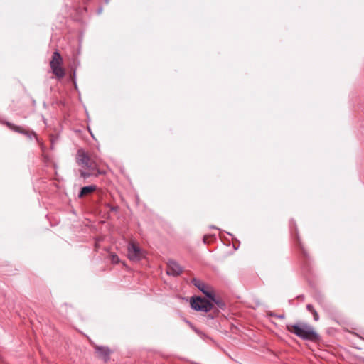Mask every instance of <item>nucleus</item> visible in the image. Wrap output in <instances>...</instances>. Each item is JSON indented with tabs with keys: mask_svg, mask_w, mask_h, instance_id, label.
I'll use <instances>...</instances> for the list:
<instances>
[{
	"mask_svg": "<svg viewBox=\"0 0 364 364\" xmlns=\"http://www.w3.org/2000/svg\"><path fill=\"white\" fill-rule=\"evenodd\" d=\"M286 329L289 333L304 341L316 342L320 340V336L314 328L305 322L299 321L295 323H287Z\"/></svg>",
	"mask_w": 364,
	"mask_h": 364,
	"instance_id": "f257e3e1",
	"label": "nucleus"
},
{
	"mask_svg": "<svg viewBox=\"0 0 364 364\" xmlns=\"http://www.w3.org/2000/svg\"><path fill=\"white\" fill-rule=\"evenodd\" d=\"M76 162L82 169L88 170L90 171H96L95 176L99 175H105L106 172L100 169L99 163L92 159L88 154L83 149H80L77 151Z\"/></svg>",
	"mask_w": 364,
	"mask_h": 364,
	"instance_id": "f03ea898",
	"label": "nucleus"
},
{
	"mask_svg": "<svg viewBox=\"0 0 364 364\" xmlns=\"http://www.w3.org/2000/svg\"><path fill=\"white\" fill-rule=\"evenodd\" d=\"M63 59L58 50L53 53L51 60L50 61V67L52 73L58 79H62L65 75V69L63 68Z\"/></svg>",
	"mask_w": 364,
	"mask_h": 364,
	"instance_id": "7ed1b4c3",
	"label": "nucleus"
},
{
	"mask_svg": "<svg viewBox=\"0 0 364 364\" xmlns=\"http://www.w3.org/2000/svg\"><path fill=\"white\" fill-rule=\"evenodd\" d=\"M191 308L196 311L208 312L213 308V304L205 299L198 297H192L191 299Z\"/></svg>",
	"mask_w": 364,
	"mask_h": 364,
	"instance_id": "20e7f679",
	"label": "nucleus"
},
{
	"mask_svg": "<svg viewBox=\"0 0 364 364\" xmlns=\"http://www.w3.org/2000/svg\"><path fill=\"white\" fill-rule=\"evenodd\" d=\"M6 124L11 130H12L14 132H18L20 134H23L30 139H32V138L37 139V135H36V132H34L33 131L27 130L25 128H23V127L17 126L14 124L9 122H6Z\"/></svg>",
	"mask_w": 364,
	"mask_h": 364,
	"instance_id": "39448f33",
	"label": "nucleus"
},
{
	"mask_svg": "<svg viewBox=\"0 0 364 364\" xmlns=\"http://www.w3.org/2000/svg\"><path fill=\"white\" fill-rule=\"evenodd\" d=\"M128 257L130 260H140L142 258L141 249L133 242L128 245Z\"/></svg>",
	"mask_w": 364,
	"mask_h": 364,
	"instance_id": "423d86ee",
	"label": "nucleus"
},
{
	"mask_svg": "<svg viewBox=\"0 0 364 364\" xmlns=\"http://www.w3.org/2000/svg\"><path fill=\"white\" fill-rule=\"evenodd\" d=\"M191 283L200 290L208 298L213 297V292L211 291L210 287L206 285L203 281L193 278Z\"/></svg>",
	"mask_w": 364,
	"mask_h": 364,
	"instance_id": "0eeeda50",
	"label": "nucleus"
},
{
	"mask_svg": "<svg viewBox=\"0 0 364 364\" xmlns=\"http://www.w3.org/2000/svg\"><path fill=\"white\" fill-rule=\"evenodd\" d=\"M183 272V268L175 261H169L168 263V267L166 273L168 275L178 276Z\"/></svg>",
	"mask_w": 364,
	"mask_h": 364,
	"instance_id": "6e6552de",
	"label": "nucleus"
},
{
	"mask_svg": "<svg viewBox=\"0 0 364 364\" xmlns=\"http://www.w3.org/2000/svg\"><path fill=\"white\" fill-rule=\"evenodd\" d=\"M95 351L97 356L107 362L109 359L110 350L107 347L105 346H95Z\"/></svg>",
	"mask_w": 364,
	"mask_h": 364,
	"instance_id": "1a4fd4ad",
	"label": "nucleus"
},
{
	"mask_svg": "<svg viewBox=\"0 0 364 364\" xmlns=\"http://www.w3.org/2000/svg\"><path fill=\"white\" fill-rule=\"evenodd\" d=\"M96 189H97V186L95 185L82 187L80 190V193L78 194V197L80 198H82L85 196H87L88 194L93 193Z\"/></svg>",
	"mask_w": 364,
	"mask_h": 364,
	"instance_id": "9d476101",
	"label": "nucleus"
},
{
	"mask_svg": "<svg viewBox=\"0 0 364 364\" xmlns=\"http://www.w3.org/2000/svg\"><path fill=\"white\" fill-rule=\"evenodd\" d=\"M296 245L300 249L303 255L307 258L309 257L307 250L305 249L304 245L301 242V240H300L299 236L298 235V233H296Z\"/></svg>",
	"mask_w": 364,
	"mask_h": 364,
	"instance_id": "9b49d317",
	"label": "nucleus"
},
{
	"mask_svg": "<svg viewBox=\"0 0 364 364\" xmlns=\"http://www.w3.org/2000/svg\"><path fill=\"white\" fill-rule=\"evenodd\" d=\"M306 309L309 312L312 314L314 321H318L319 320V316L313 305L307 304Z\"/></svg>",
	"mask_w": 364,
	"mask_h": 364,
	"instance_id": "f8f14e48",
	"label": "nucleus"
},
{
	"mask_svg": "<svg viewBox=\"0 0 364 364\" xmlns=\"http://www.w3.org/2000/svg\"><path fill=\"white\" fill-rule=\"evenodd\" d=\"M80 174L81 176V177H82L83 178H87L92 176H95V174H96V171H86L85 169H80Z\"/></svg>",
	"mask_w": 364,
	"mask_h": 364,
	"instance_id": "ddd939ff",
	"label": "nucleus"
},
{
	"mask_svg": "<svg viewBox=\"0 0 364 364\" xmlns=\"http://www.w3.org/2000/svg\"><path fill=\"white\" fill-rule=\"evenodd\" d=\"M209 299H210V300L212 301H213L215 304H217V306L220 308V309H223L225 307V304L224 302H223L220 299H218L215 297V295L213 294V297H208Z\"/></svg>",
	"mask_w": 364,
	"mask_h": 364,
	"instance_id": "4468645a",
	"label": "nucleus"
},
{
	"mask_svg": "<svg viewBox=\"0 0 364 364\" xmlns=\"http://www.w3.org/2000/svg\"><path fill=\"white\" fill-rule=\"evenodd\" d=\"M109 258H110V260L112 264H117L119 263V261H120L119 258L116 254H114V253L110 254Z\"/></svg>",
	"mask_w": 364,
	"mask_h": 364,
	"instance_id": "2eb2a0df",
	"label": "nucleus"
},
{
	"mask_svg": "<svg viewBox=\"0 0 364 364\" xmlns=\"http://www.w3.org/2000/svg\"><path fill=\"white\" fill-rule=\"evenodd\" d=\"M206 240H207V237H206V236H204V237H203V242H204V243H206V242H206Z\"/></svg>",
	"mask_w": 364,
	"mask_h": 364,
	"instance_id": "dca6fc26",
	"label": "nucleus"
}]
</instances>
